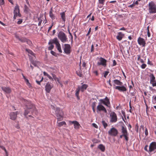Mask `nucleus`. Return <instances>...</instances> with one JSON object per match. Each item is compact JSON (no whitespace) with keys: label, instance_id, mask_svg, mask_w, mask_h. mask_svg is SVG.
Returning a JSON list of instances; mask_svg holds the SVG:
<instances>
[{"label":"nucleus","instance_id":"f257e3e1","mask_svg":"<svg viewBox=\"0 0 156 156\" xmlns=\"http://www.w3.org/2000/svg\"><path fill=\"white\" fill-rule=\"evenodd\" d=\"M22 101L27 108L25 110L24 114L25 116H26L29 114H31L33 115H37L38 112L35 106L30 101L24 99H23Z\"/></svg>","mask_w":156,"mask_h":156},{"label":"nucleus","instance_id":"f03ea898","mask_svg":"<svg viewBox=\"0 0 156 156\" xmlns=\"http://www.w3.org/2000/svg\"><path fill=\"white\" fill-rule=\"evenodd\" d=\"M121 133L122 134L120 135V138H122L123 137L126 141L128 142L129 139V134L126 126H122Z\"/></svg>","mask_w":156,"mask_h":156},{"label":"nucleus","instance_id":"7ed1b4c3","mask_svg":"<svg viewBox=\"0 0 156 156\" xmlns=\"http://www.w3.org/2000/svg\"><path fill=\"white\" fill-rule=\"evenodd\" d=\"M58 37L62 43H65L67 41V37L66 34L62 31H60L58 34Z\"/></svg>","mask_w":156,"mask_h":156},{"label":"nucleus","instance_id":"20e7f679","mask_svg":"<svg viewBox=\"0 0 156 156\" xmlns=\"http://www.w3.org/2000/svg\"><path fill=\"white\" fill-rule=\"evenodd\" d=\"M148 10L150 13H156V5L152 1L150 2L148 4Z\"/></svg>","mask_w":156,"mask_h":156},{"label":"nucleus","instance_id":"39448f33","mask_svg":"<svg viewBox=\"0 0 156 156\" xmlns=\"http://www.w3.org/2000/svg\"><path fill=\"white\" fill-rule=\"evenodd\" d=\"M55 114L57 118L58 121L62 120L63 119V113L59 108H56L55 111Z\"/></svg>","mask_w":156,"mask_h":156},{"label":"nucleus","instance_id":"423d86ee","mask_svg":"<svg viewBox=\"0 0 156 156\" xmlns=\"http://www.w3.org/2000/svg\"><path fill=\"white\" fill-rule=\"evenodd\" d=\"M107 62L106 60L101 57L99 58V61L97 62V65L98 66L101 65L104 67H105L107 65Z\"/></svg>","mask_w":156,"mask_h":156},{"label":"nucleus","instance_id":"0eeeda50","mask_svg":"<svg viewBox=\"0 0 156 156\" xmlns=\"http://www.w3.org/2000/svg\"><path fill=\"white\" fill-rule=\"evenodd\" d=\"M110 122H115L117 120V117L116 113L114 112H112L110 115Z\"/></svg>","mask_w":156,"mask_h":156},{"label":"nucleus","instance_id":"6e6552de","mask_svg":"<svg viewBox=\"0 0 156 156\" xmlns=\"http://www.w3.org/2000/svg\"><path fill=\"white\" fill-rule=\"evenodd\" d=\"M113 84L117 85L118 86L116 87L115 88H125V87L122 86L123 83L120 81L118 80H115L113 81Z\"/></svg>","mask_w":156,"mask_h":156},{"label":"nucleus","instance_id":"1a4fd4ad","mask_svg":"<svg viewBox=\"0 0 156 156\" xmlns=\"http://www.w3.org/2000/svg\"><path fill=\"white\" fill-rule=\"evenodd\" d=\"M109 135L112 136H116L118 133V131L115 128L113 127L108 131Z\"/></svg>","mask_w":156,"mask_h":156},{"label":"nucleus","instance_id":"9d476101","mask_svg":"<svg viewBox=\"0 0 156 156\" xmlns=\"http://www.w3.org/2000/svg\"><path fill=\"white\" fill-rule=\"evenodd\" d=\"M97 113L101 111L103 112L106 113H107V110L100 103L97 106Z\"/></svg>","mask_w":156,"mask_h":156},{"label":"nucleus","instance_id":"9b49d317","mask_svg":"<svg viewBox=\"0 0 156 156\" xmlns=\"http://www.w3.org/2000/svg\"><path fill=\"white\" fill-rule=\"evenodd\" d=\"M64 47V52L67 55L70 54L71 52L70 45L68 44H65Z\"/></svg>","mask_w":156,"mask_h":156},{"label":"nucleus","instance_id":"f8f14e48","mask_svg":"<svg viewBox=\"0 0 156 156\" xmlns=\"http://www.w3.org/2000/svg\"><path fill=\"white\" fill-rule=\"evenodd\" d=\"M100 101L108 107H109L108 105L110 104L109 100L107 97H106L105 99H100Z\"/></svg>","mask_w":156,"mask_h":156},{"label":"nucleus","instance_id":"ddd939ff","mask_svg":"<svg viewBox=\"0 0 156 156\" xmlns=\"http://www.w3.org/2000/svg\"><path fill=\"white\" fill-rule=\"evenodd\" d=\"M137 42L140 45H142L143 47L145 46L146 42L144 38L139 37L138 39Z\"/></svg>","mask_w":156,"mask_h":156},{"label":"nucleus","instance_id":"4468645a","mask_svg":"<svg viewBox=\"0 0 156 156\" xmlns=\"http://www.w3.org/2000/svg\"><path fill=\"white\" fill-rule=\"evenodd\" d=\"M156 149V143L155 142H152L149 146V152H151L154 150Z\"/></svg>","mask_w":156,"mask_h":156},{"label":"nucleus","instance_id":"2eb2a0df","mask_svg":"<svg viewBox=\"0 0 156 156\" xmlns=\"http://www.w3.org/2000/svg\"><path fill=\"white\" fill-rule=\"evenodd\" d=\"M13 13L14 14L17 15L20 17H21V15L20 13V9L18 5H17L15 7Z\"/></svg>","mask_w":156,"mask_h":156},{"label":"nucleus","instance_id":"dca6fc26","mask_svg":"<svg viewBox=\"0 0 156 156\" xmlns=\"http://www.w3.org/2000/svg\"><path fill=\"white\" fill-rule=\"evenodd\" d=\"M70 122L74 124V128L76 129H79L80 128V127L81 126L80 124L76 121H70Z\"/></svg>","mask_w":156,"mask_h":156},{"label":"nucleus","instance_id":"f3484780","mask_svg":"<svg viewBox=\"0 0 156 156\" xmlns=\"http://www.w3.org/2000/svg\"><path fill=\"white\" fill-rule=\"evenodd\" d=\"M18 112H11L10 114V118L12 120H15L17 117Z\"/></svg>","mask_w":156,"mask_h":156},{"label":"nucleus","instance_id":"a211bd4d","mask_svg":"<svg viewBox=\"0 0 156 156\" xmlns=\"http://www.w3.org/2000/svg\"><path fill=\"white\" fill-rule=\"evenodd\" d=\"M59 41L57 37L54 38L53 39H51L48 42V44H56L58 43Z\"/></svg>","mask_w":156,"mask_h":156},{"label":"nucleus","instance_id":"6ab92c4d","mask_svg":"<svg viewBox=\"0 0 156 156\" xmlns=\"http://www.w3.org/2000/svg\"><path fill=\"white\" fill-rule=\"evenodd\" d=\"M61 16V18L62 20V22H63L64 23L66 20V16L65 15V12H61L60 14Z\"/></svg>","mask_w":156,"mask_h":156},{"label":"nucleus","instance_id":"aec40b11","mask_svg":"<svg viewBox=\"0 0 156 156\" xmlns=\"http://www.w3.org/2000/svg\"><path fill=\"white\" fill-rule=\"evenodd\" d=\"M52 10V8H51L49 11V14L50 17L52 19V20H53L54 19H55V16L53 13Z\"/></svg>","mask_w":156,"mask_h":156},{"label":"nucleus","instance_id":"412c9836","mask_svg":"<svg viewBox=\"0 0 156 156\" xmlns=\"http://www.w3.org/2000/svg\"><path fill=\"white\" fill-rule=\"evenodd\" d=\"M118 35L117 36L116 38L120 41L122 40L124 34L121 32L118 33Z\"/></svg>","mask_w":156,"mask_h":156},{"label":"nucleus","instance_id":"4be33fe9","mask_svg":"<svg viewBox=\"0 0 156 156\" xmlns=\"http://www.w3.org/2000/svg\"><path fill=\"white\" fill-rule=\"evenodd\" d=\"M150 82L152 83L153 82H155V77L153 74H151L150 75Z\"/></svg>","mask_w":156,"mask_h":156},{"label":"nucleus","instance_id":"5701e85b","mask_svg":"<svg viewBox=\"0 0 156 156\" xmlns=\"http://www.w3.org/2000/svg\"><path fill=\"white\" fill-rule=\"evenodd\" d=\"M56 46L57 50L60 53H62V51L61 48L60 44L59 42L58 43L56 44Z\"/></svg>","mask_w":156,"mask_h":156},{"label":"nucleus","instance_id":"b1692460","mask_svg":"<svg viewBox=\"0 0 156 156\" xmlns=\"http://www.w3.org/2000/svg\"><path fill=\"white\" fill-rule=\"evenodd\" d=\"M51 75H52V76L53 77V78L55 80V81H58V83L60 84L61 85V87H62V84L60 83V82L59 81V80L58 79L57 77L55 75V74H53V73H52L51 74Z\"/></svg>","mask_w":156,"mask_h":156},{"label":"nucleus","instance_id":"393cba45","mask_svg":"<svg viewBox=\"0 0 156 156\" xmlns=\"http://www.w3.org/2000/svg\"><path fill=\"white\" fill-rule=\"evenodd\" d=\"M98 148L102 152H104L105 151V147L102 144H100L98 146Z\"/></svg>","mask_w":156,"mask_h":156},{"label":"nucleus","instance_id":"a878e982","mask_svg":"<svg viewBox=\"0 0 156 156\" xmlns=\"http://www.w3.org/2000/svg\"><path fill=\"white\" fill-rule=\"evenodd\" d=\"M80 91V88H77L76 90L75 95L76 96L78 100L79 99L80 97L79 96V93Z\"/></svg>","mask_w":156,"mask_h":156},{"label":"nucleus","instance_id":"bb28decb","mask_svg":"<svg viewBox=\"0 0 156 156\" xmlns=\"http://www.w3.org/2000/svg\"><path fill=\"white\" fill-rule=\"evenodd\" d=\"M58 123L57 126L59 127H61L63 125H66V123L65 121H62L59 122H57Z\"/></svg>","mask_w":156,"mask_h":156},{"label":"nucleus","instance_id":"cd10ccee","mask_svg":"<svg viewBox=\"0 0 156 156\" xmlns=\"http://www.w3.org/2000/svg\"><path fill=\"white\" fill-rule=\"evenodd\" d=\"M2 90L7 94L10 93L11 92L10 88H2Z\"/></svg>","mask_w":156,"mask_h":156},{"label":"nucleus","instance_id":"c85d7f7f","mask_svg":"<svg viewBox=\"0 0 156 156\" xmlns=\"http://www.w3.org/2000/svg\"><path fill=\"white\" fill-rule=\"evenodd\" d=\"M30 11V9L27 7V6L26 5H24V12L27 13L28 12Z\"/></svg>","mask_w":156,"mask_h":156},{"label":"nucleus","instance_id":"c756f323","mask_svg":"<svg viewBox=\"0 0 156 156\" xmlns=\"http://www.w3.org/2000/svg\"><path fill=\"white\" fill-rule=\"evenodd\" d=\"M26 40H27V38L24 37H21L19 39V41L23 43L26 42Z\"/></svg>","mask_w":156,"mask_h":156},{"label":"nucleus","instance_id":"7c9ffc66","mask_svg":"<svg viewBox=\"0 0 156 156\" xmlns=\"http://www.w3.org/2000/svg\"><path fill=\"white\" fill-rule=\"evenodd\" d=\"M102 123L103 126L104 128L105 129L106 127L108 126V124L107 123L105 122L103 120L102 121Z\"/></svg>","mask_w":156,"mask_h":156},{"label":"nucleus","instance_id":"2f4dec72","mask_svg":"<svg viewBox=\"0 0 156 156\" xmlns=\"http://www.w3.org/2000/svg\"><path fill=\"white\" fill-rule=\"evenodd\" d=\"M26 51H27L30 54L32 55H34V54L33 52L29 49L26 48Z\"/></svg>","mask_w":156,"mask_h":156},{"label":"nucleus","instance_id":"473e14b6","mask_svg":"<svg viewBox=\"0 0 156 156\" xmlns=\"http://www.w3.org/2000/svg\"><path fill=\"white\" fill-rule=\"evenodd\" d=\"M120 92H124L126 91V88H116Z\"/></svg>","mask_w":156,"mask_h":156},{"label":"nucleus","instance_id":"72a5a7b5","mask_svg":"<svg viewBox=\"0 0 156 156\" xmlns=\"http://www.w3.org/2000/svg\"><path fill=\"white\" fill-rule=\"evenodd\" d=\"M51 53L52 55H53L55 57H57L58 56V54L55 52L53 51H51Z\"/></svg>","mask_w":156,"mask_h":156},{"label":"nucleus","instance_id":"f704fd0d","mask_svg":"<svg viewBox=\"0 0 156 156\" xmlns=\"http://www.w3.org/2000/svg\"><path fill=\"white\" fill-rule=\"evenodd\" d=\"M26 42L27 43V44H28L29 45H31L32 44V43L31 41L27 38V40H26Z\"/></svg>","mask_w":156,"mask_h":156},{"label":"nucleus","instance_id":"c9c22d12","mask_svg":"<svg viewBox=\"0 0 156 156\" xmlns=\"http://www.w3.org/2000/svg\"><path fill=\"white\" fill-rule=\"evenodd\" d=\"M0 148H1L2 150H4L5 151L6 154H7V152L6 151V149L5 148V147L4 146H0Z\"/></svg>","mask_w":156,"mask_h":156},{"label":"nucleus","instance_id":"e433bc0d","mask_svg":"<svg viewBox=\"0 0 156 156\" xmlns=\"http://www.w3.org/2000/svg\"><path fill=\"white\" fill-rule=\"evenodd\" d=\"M51 44V45L49 46L48 48V50H51L54 47V45H53L52 44Z\"/></svg>","mask_w":156,"mask_h":156},{"label":"nucleus","instance_id":"4c0bfd02","mask_svg":"<svg viewBox=\"0 0 156 156\" xmlns=\"http://www.w3.org/2000/svg\"><path fill=\"white\" fill-rule=\"evenodd\" d=\"M25 80V82H26L27 84V85H28L29 87H31V84L29 83V80H28V79H26Z\"/></svg>","mask_w":156,"mask_h":156},{"label":"nucleus","instance_id":"58836bf2","mask_svg":"<svg viewBox=\"0 0 156 156\" xmlns=\"http://www.w3.org/2000/svg\"><path fill=\"white\" fill-rule=\"evenodd\" d=\"M109 73V72L108 71H105L104 73V77L105 78H106L107 76Z\"/></svg>","mask_w":156,"mask_h":156},{"label":"nucleus","instance_id":"ea45409f","mask_svg":"<svg viewBox=\"0 0 156 156\" xmlns=\"http://www.w3.org/2000/svg\"><path fill=\"white\" fill-rule=\"evenodd\" d=\"M146 66L147 65L146 64L143 63L141 65V67L142 69H144L146 68Z\"/></svg>","mask_w":156,"mask_h":156},{"label":"nucleus","instance_id":"a19ab883","mask_svg":"<svg viewBox=\"0 0 156 156\" xmlns=\"http://www.w3.org/2000/svg\"><path fill=\"white\" fill-rule=\"evenodd\" d=\"M43 80V77H42L41 80L40 81L36 80V82L38 84H40V82L42 81Z\"/></svg>","mask_w":156,"mask_h":156},{"label":"nucleus","instance_id":"79ce46f5","mask_svg":"<svg viewBox=\"0 0 156 156\" xmlns=\"http://www.w3.org/2000/svg\"><path fill=\"white\" fill-rule=\"evenodd\" d=\"M23 22V20L22 19H19V21L17 22V23L18 24H21Z\"/></svg>","mask_w":156,"mask_h":156},{"label":"nucleus","instance_id":"37998d69","mask_svg":"<svg viewBox=\"0 0 156 156\" xmlns=\"http://www.w3.org/2000/svg\"><path fill=\"white\" fill-rule=\"evenodd\" d=\"M5 2L4 0H0V5L2 6L4 5Z\"/></svg>","mask_w":156,"mask_h":156},{"label":"nucleus","instance_id":"c03bdc74","mask_svg":"<svg viewBox=\"0 0 156 156\" xmlns=\"http://www.w3.org/2000/svg\"><path fill=\"white\" fill-rule=\"evenodd\" d=\"M105 1V0H98L99 3L102 4H104V2Z\"/></svg>","mask_w":156,"mask_h":156},{"label":"nucleus","instance_id":"a18cd8bd","mask_svg":"<svg viewBox=\"0 0 156 156\" xmlns=\"http://www.w3.org/2000/svg\"><path fill=\"white\" fill-rule=\"evenodd\" d=\"M57 107H56L55 106L51 105V108L55 111L56 110V108Z\"/></svg>","mask_w":156,"mask_h":156},{"label":"nucleus","instance_id":"49530a36","mask_svg":"<svg viewBox=\"0 0 156 156\" xmlns=\"http://www.w3.org/2000/svg\"><path fill=\"white\" fill-rule=\"evenodd\" d=\"M145 134L146 136H147L148 134V132L147 129V128H146L145 129Z\"/></svg>","mask_w":156,"mask_h":156},{"label":"nucleus","instance_id":"de8ad7c7","mask_svg":"<svg viewBox=\"0 0 156 156\" xmlns=\"http://www.w3.org/2000/svg\"><path fill=\"white\" fill-rule=\"evenodd\" d=\"M91 28L90 27L89 28V30L88 31V32L86 35V36H88L90 32H91Z\"/></svg>","mask_w":156,"mask_h":156},{"label":"nucleus","instance_id":"09e8293b","mask_svg":"<svg viewBox=\"0 0 156 156\" xmlns=\"http://www.w3.org/2000/svg\"><path fill=\"white\" fill-rule=\"evenodd\" d=\"M88 87V85L86 84H84L82 85L81 87V88H87Z\"/></svg>","mask_w":156,"mask_h":156},{"label":"nucleus","instance_id":"8fccbe9b","mask_svg":"<svg viewBox=\"0 0 156 156\" xmlns=\"http://www.w3.org/2000/svg\"><path fill=\"white\" fill-rule=\"evenodd\" d=\"M94 51V46L92 44L91 46L90 51H91V52H93Z\"/></svg>","mask_w":156,"mask_h":156},{"label":"nucleus","instance_id":"3c124183","mask_svg":"<svg viewBox=\"0 0 156 156\" xmlns=\"http://www.w3.org/2000/svg\"><path fill=\"white\" fill-rule=\"evenodd\" d=\"M116 64H117V63H116V62L115 60H113L112 66H115L116 65Z\"/></svg>","mask_w":156,"mask_h":156},{"label":"nucleus","instance_id":"603ef678","mask_svg":"<svg viewBox=\"0 0 156 156\" xmlns=\"http://www.w3.org/2000/svg\"><path fill=\"white\" fill-rule=\"evenodd\" d=\"M147 64L149 65H150L151 66H152L153 65V64L150 61L149 59H148V61L147 62Z\"/></svg>","mask_w":156,"mask_h":156},{"label":"nucleus","instance_id":"864d4df0","mask_svg":"<svg viewBox=\"0 0 156 156\" xmlns=\"http://www.w3.org/2000/svg\"><path fill=\"white\" fill-rule=\"evenodd\" d=\"M51 88H45V90L47 93H49L51 91Z\"/></svg>","mask_w":156,"mask_h":156},{"label":"nucleus","instance_id":"5fc2aeb1","mask_svg":"<svg viewBox=\"0 0 156 156\" xmlns=\"http://www.w3.org/2000/svg\"><path fill=\"white\" fill-rule=\"evenodd\" d=\"M148 147V146L147 145H146L144 147V149L147 151L149 152V151H148L147 149V147Z\"/></svg>","mask_w":156,"mask_h":156},{"label":"nucleus","instance_id":"6e6d98bb","mask_svg":"<svg viewBox=\"0 0 156 156\" xmlns=\"http://www.w3.org/2000/svg\"><path fill=\"white\" fill-rule=\"evenodd\" d=\"M137 60L138 61H139L141 59L140 58V57H141V56H140V55H137Z\"/></svg>","mask_w":156,"mask_h":156},{"label":"nucleus","instance_id":"4d7b16f0","mask_svg":"<svg viewBox=\"0 0 156 156\" xmlns=\"http://www.w3.org/2000/svg\"><path fill=\"white\" fill-rule=\"evenodd\" d=\"M86 63L85 62H83V64H82V66L84 67H85L86 66Z\"/></svg>","mask_w":156,"mask_h":156},{"label":"nucleus","instance_id":"13d9d810","mask_svg":"<svg viewBox=\"0 0 156 156\" xmlns=\"http://www.w3.org/2000/svg\"><path fill=\"white\" fill-rule=\"evenodd\" d=\"M47 77L48 78L51 80H53V78H52V77L50 76L49 75H48Z\"/></svg>","mask_w":156,"mask_h":156},{"label":"nucleus","instance_id":"bf43d9fd","mask_svg":"<svg viewBox=\"0 0 156 156\" xmlns=\"http://www.w3.org/2000/svg\"><path fill=\"white\" fill-rule=\"evenodd\" d=\"M70 37H71L70 39H71V44H72L73 43V35L71 36H70Z\"/></svg>","mask_w":156,"mask_h":156},{"label":"nucleus","instance_id":"052dcab7","mask_svg":"<svg viewBox=\"0 0 156 156\" xmlns=\"http://www.w3.org/2000/svg\"><path fill=\"white\" fill-rule=\"evenodd\" d=\"M93 73L95 74L97 76L98 75V72L97 71H95L93 72Z\"/></svg>","mask_w":156,"mask_h":156},{"label":"nucleus","instance_id":"680f3d73","mask_svg":"<svg viewBox=\"0 0 156 156\" xmlns=\"http://www.w3.org/2000/svg\"><path fill=\"white\" fill-rule=\"evenodd\" d=\"M93 126H94V127H95L96 128H98V126H97V125L94 123L93 124Z\"/></svg>","mask_w":156,"mask_h":156},{"label":"nucleus","instance_id":"e2e57ef3","mask_svg":"<svg viewBox=\"0 0 156 156\" xmlns=\"http://www.w3.org/2000/svg\"><path fill=\"white\" fill-rule=\"evenodd\" d=\"M147 34L148 37H149L151 36L150 33L149 32V30H148L147 32Z\"/></svg>","mask_w":156,"mask_h":156},{"label":"nucleus","instance_id":"0e129e2a","mask_svg":"<svg viewBox=\"0 0 156 156\" xmlns=\"http://www.w3.org/2000/svg\"><path fill=\"white\" fill-rule=\"evenodd\" d=\"M152 83L153 87L156 86V81L155 82H153Z\"/></svg>","mask_w":156,"mask_h":156},{"label":"nucleus","instance_id":"69168bd1","mask_svg":"<svg viewBox=\"0 0 156 156\" xmlns=\"http://www.w3.org/2000/svg\"><path fill=\"white\" fill-rule=\"evenodd\" d=\"M73 34L74 36V38H75V40H76V38H77V36H76V32H74V33H73Z\"/></svg>","mask_w":156,"mask_h":156},{"label":"nucleus","instance_id":"338daca9","mask_svg":"<svg viewBox=\"0 0 156 156\" xmlns=\"http://www.w3.org/2000/svg\"><path fill=\"white\" fill-rule=\"evenodd\" d=\"M42 20H40V21H39L38 23V25L39 26H40L41 25V23H42Z\"/></svg>","mask_w":156,"mask_h":156},{"label":"nucleus","instance_id":"774afa93","mask_svg":"<svg viewBox=\"0 0 156 156\" xmlns=\"http://www.w3.org/2000/svg\"><path fill=\"white\" fill-rule=\"evenodd\" d=\"M43 74H44V76H48L49 75L47 73H46V72H43Z\"/></svg>","mask_w":156,"mask_h":156}]
</instances>
